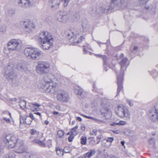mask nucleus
Listing matches in <instances>:
<instances>
[{"instance_id":"obj_1","label":"nucleus","mask_w":158,"mask_h":158,"mask_svg":"<svg viewBox=\"0 0 158 158\" xmlns=\"http://www.w3.org/2000/svg\"><path fill=\"white\" fill-rule=\"evenodd\" d=\"M25 55L33 60H38L42 57L43 52L40 50L27 48L24 50Z\"/></svg>"},{"instance_id":"obj_2","label":"nucleus","mask_w":158,"mask_h":158,"mask_svg":"<svg viewBox=\"0 0 158 158\" xmlns=\"http://www.w3.org/2000/svg\"><path fill=\"white\" fill-rule=\"evenodd\" d=\"M36 70L37 73L40 75H44L48 77V73L50 70V65L47 62L41 61L38 63L36 67Z\"/></svg>"},{"instance_id":"obj_3","label":"nucleus","mask_w":158,"mask_h":158,"mask_svg":"<svg viewBox=\"0 0 158 158\" xmlns=\"http://www.w3.org/2000/svg\"><path fill=\"white\" fill-rule=\"evenodd\" d=\"M126 0H111L110 5L105 8H102L101 12L102 13H106L113 10H117L116 7L121 6L125 4Z\"/></svg>"},{"instance_id":"obj_4","label":"nucleus","mask_w":158,"mask_h":158,"mask_svg":"<svg viewBox=\"0 0 158 158\" xmlns=\"http://www.w3.org/2000/svg\"><path fill=\"white\" fill-rule=\"evenodd\" d=\"M22 42L19 39H11L7 44V48L10 52L18 51L20 49Z\"/></svg>"},{"instance_id":"obj_5","label":"nucleus","mask_w":158,"mask_h":158,"mask_svg":"<svg viewBox=\"0 0 158 158\" xmlns=\"http://www.w3.org/2000/svg\"><path fill=\"white\" fill-rule=\"evenodd\" d=\"M116 113L117 115L120 118H130V113L128 109L122 105L118 106Z\"/></svg>"},{"instance_id":"obj_6","label":"nucleus","mask_w":158,"mask_h":158,"mask_svg":"<svg viewBox=\"0 0 158 158\" xmlns=\"http://www.w3.org/2000/svg\"><path fill=\"white\" fill-rule=\"evenodd\" d=\"M13 64L10 63L7 66L5 69V76L8 80L12 81L15 77V75L14 73Z\"/></svg>"},{"instance_id":"obj_7","label":"nucleus","mask_w":158,"mask_h":158,"mask_svg":"<svg viewBox=\"0 0 158 158\" xmlns=\"http://www.w3.org/2000/svg\"><path fill=\"white\" fill-rule=\"evenodd\" d=\"M57 98L58 101L62 102H67L69 99L67 92L62 89H60L58 91Z\"/></svg>"},{"instance_id":"obj_8","label":"nucleus","mask_w":158,"mask_h":158,"mask_svg":"<svg viewBox=\"0 0 158 158\" xmlns=\"http://www.w3.org/2000/svg\"><path fill=\"white\" fill-rule=\"evenodd\" d=\"M77 17V15L76 14L73 15H60L57 17V20L60 22L65 23L69 20H76L77 19H75V18Z\"/></svg>"},{"instance_id":"obj_9","label":"nucleus","mask_w":158,"mask_h":158,"mask_svg":"<svg viewBox=\"0 0 158 158\" xmlns=\"http://www.w3.org/2000/svg\"><path fill=\"white\" fill-rule=\"evenodd\" d=\"M102 106L103 110L101 111V114L105 117L106 119H108L111 116V112L110 110V107L109 103L104 104H101Z\"/></svg>"},{"instance_id":"obj_10","label":"nucleus","mask_w":158,"mask_h":158,"mask_svg":"<svg viewBox=\"0 0 158 158\" xmlns=\"http://www.w3.org/2000/svg\"><path fill=\"white\" fill-rule=\"evenodd\" d=\"M40 42H44L45 41L53 39L51 35L47 32L42 31L39 35Z\"/></svg>"},{"instance_id":"obj_11","label":"nucleus","mask_w":158,"mask_h":158,"mask_svg":"<svg viewBox=\"0 0 158 158\" xmlns=\"http://www.w3.org/2000/svg\"><path fill=\"white\" fill-rule=\"evenodd\" d=\"M149 116L152 122H156L158 120L157 110L155 107L154 109H151L149 111Z\"/></svg>"},{"instance_id":"obj_12","label":"nucleus","mask_w":158,"mask_h":158,"mask_svg":"<svg viewBox=\"0 0 158 158\" xmlns=\"http://www.w3.org/2000/svg\"><path fill=\"white\" fill-rule=\"evenodd\" d=\"M46 87L45 89V92L47 93L50 94L53 93L56 91V89L55 84H54L52 82V80L50 82L47 83Z\"/></svg>"},{"instance_id":"obj_13","label":"nucleus","mask_w":158,"mask_h":158,"mask_svg":"<svg viewBox=\"0 0 158 158\" xmlns=\"http://www.w3.org/2000/svg\"><path fill=\"white\" fill-rule=\"evenodd\" d=\"M22 22L24 25L25 30L27 31H31L35 27L34 24L31 21L25 20L22 21Z\"/></svg>"},{"instance_id":"obj_14","label":"nucleus","mask_w":158,"mask_h":158,"mask_svg":"<svg viewBox=\"0 0 158 158\" xmlns=\"http://www.w3.org/2000/svg\"><path fill=\"white\" fill-rule=\"evenodd\" d=\"M53 39L45 41L44 42H42V46L43 48L45 50H48L53 46Z\"/></svg>"},{"instance_id":"obj_15","label":"nucleus","mask_w":158,"mask_h":158,"mask_svg":"<svg viewBox=\"0 0 158 158\" xmlns=\"http://www.w3.org/2000/svg\"><path fill=\"white\" fill-rule=\"evenodd\" d=\"M47 76H44L43 79L44 81L43 82L41 83L38 85V87L40 89H43L45 90L46 87L47 83L51 81V80L49 77H47Z\"/></svg>"},{"instance_id":"obj_16","label":"nucleus","mask_w":158,"mask_h":158,"mask_svg":"<svg viewBox=\"0 0 158 158\" xmlns=\"http://www.w3.org/2000/svg\"><path fill=\"white\" fill-rule=\"evenodd\" d=\"M13 68H17L20 71L25 70L26 69L25 62L23 60H20L18 62L16 66L14 65Z\"/></svg>"},{"instance_id":"obj_17","label":"nucleus","mask_w":158,"mask_h":158,"mask_svg":"<svg viewBox=\"0 0 158 158\" xmlns=\"http://www.w3.org/2000/svg\"><path fill=\"white\" fill-rule=\"evenodd\" d=\"M123 74L122 75H117V79L118 80L117 84L118 85V87L117 88V94H118V93L123 88V86L122 85L123 80Z\"/></svg>"},{"instance_id":"obj_18","label":"nucleus","mask_w":158,"mask_h":158,"mask_svg":"<svg viewBox=\"0 0 158 158\" xmlns=\"http://www.w3.org/2000/svg\"><path fill=\"white\" fill-rule=\"evenodd\" d=\"M18 140H15V141H5L6 146L9 148H16L17 147V144L18 143Z\"/></svg>"},{"instance_id":"obj_19","label":"nucleus","mask_w":158,"mask_h":158,"mask_svg":"<svg viewBox=\"0 0 158 158\" xmlns=\"http://www.w3.org/2000/svg\"><path fill=\"white\" fill-rule=\"evenodd\" d=\"M49 3L52 8L56 9L60 4V0H50Z\"/></svg>"},{"instance_id":"obj_20","label":"nucleus","mask_w":158,"mask_h":158,"mask_svg":"<svg viewBox=\"0 0 158 158\" xmlns=\"http://www.w3.org/2000/svg\"><path fill=\"white\" fill-rule=\"evenodd\" d=\"M17 146L16 148H17L15 152H16L21 153L23 152L24 151V145L23 144H21L20 143H18L17 144Z\"/></svg>"},{"instance_id":"obj_21","label":"nucleus","mask_w":158,"mask_h":158,"mask_svg":"<svg viewBox=\"0 0 158 158\" xmlns=\"http://www.w3.org/2000/svg\"><path fill=\"white\" fill-rule=\"evenodd\" d=\"M29 106L31 107V109L33 111H34L35 110L38 111L39 109L38 107L40 106V105L37 102H35L30 103Z\"/></svg>"},{"instance_id":"obj_22","label":"nucleus","mask_w":158,"mask_h":158,"mask_svg":"<svg viewBox=\"0 0 158 158\" xmlns=\"http://www.w3.org/2000/svg\"><path fill=\"white\" fill-rule=\"evenodd\" d=\"M6 141H15V140H18L17 137L14 135L9 134L6 136Z\"/></svg>"},{"instance_id":"obj_23","label":"nucleus","mask_w":158,"mask_h":158,"mask_svg":"<svg viewBox=\"0 0 158 158\" xmlns=\"http://www.w3.org/2000/svg\"><path fill=\"white\" fill-rule=\"evenodd\" d=\"M128 59L127 58H125L123 59L120 62L121 65V71L122 72V73L121 75H123V68L125 66L127 61Z\"/></svg>"},{"instance_id":"obj_24","label":"nucleus","mask_w":158,"mask_h":158,"mask_svg":"<svg viewBox=\"0 0 158 158\" xmlns=\"http://www.w3.org/2000/svg\"><path fill=\"white\" fill-rule=\"evenodd\" d=\"M26 9H29L34 4L33 0H24Z\"/></svg>"},{"instance_id":"obj_25","label":"nucleus","mask_w":158,"mask_h":158,"mask_svg":"<svg viewBox=\"0 0 158 158\" xmlns=\"http://www.w3.org/2000/svg\"><path fill=\"white\" fill-rule=\"evenodd\" d=\"M145 8L146 10L149 11H152L154 14L156 13L155 8L151 4L146 6L145 7Z\"/></svg>"},{"instance_id":"obj_26","label":"nucleus","mask_w":158,"mask_h":158,"mask_svg":"<svg viewBox=\"0 0 158 158\" xmlns=\"http://www.w3.org/2000/svg\"><path fill=\"white\" fill-rule=\"evenodd\" d=\"M95 153V151L94 150H90L85 155V158H89L91 157Z\"/></svg>"},{"instance_id":"obj_27","label":"nucleus","mask_w":158,"mask_h":158,"mask_svg":"<svg viewBox=\"0 0 158 158\" xmlns=\"http://www.w3.org/2000/svg\"><path fill=\"white\" fill-rule=\"evenodd\" d=\"M17 3L19 6L22 8L26 9L24 0H19Z\"/></svg>"},{"instance_id":"obj_28","label":"nucleus","mask_w":158,"mask_h":158,"mask_svg":"<svg viewBox=\"0 0 158 158\" xmlns=\"http://www.w3.org/2000/svg\"><path fill=\"white\" fill-rule=\"evenodd\" d=\"M56 152L57 155L59 156H63V151L62 149L60 147H58L56 149Z\"/></svg>"},{"instance_id":"obj_29","label":"nucleus","mask_w":158,"mask_h":158,"mask_svg":"<svg viewBox=\"0 0 158 158\" xmlns=\"http://www.w3.org/2000/svg\"><path fill=\"white\" fill-rule=\"evenodd\" d=\"M19 103L21 108L24 109L26 108V103L25 101L21 100L19 101Z\"/></svg>"},{"instance_id":"obj_30","label":"nucleus","mask_w":158,"mask_h":158,"mask_svg":"<svg viewBox=\"0 0 158 158\" xmlns=\"http://www.w3.org/2000/svg\"><path fill=\"white\" fill-rule=\"evenodd\" d=\"M149 0H138V4L140 6H145Z\"/></svg>"},{"instance_id":"obj_31","label":"nucleus","mask_w":158,"mask_h":158,"mask_svg":"<svg viewBox=\"0 0 158 158\" xmlns=\"http://www.w3.org/2000/svg\"><path fill=\"white\" fill-rule=\"evenodd\" d=\"M78 127V126H76L74 127L71 129V131L70 134H72V135H76L77 132L76 131V130L77 129Z\"/></svg>"},{"instance_id":"obj_32","label":"nucleus","mask_w":158,"mask_h":158,"mask_svg":"<svg viewBox=\"0 0 158 158\" xmlns=\"http://www.w3.org/2000/svg\"><path fill=\"white\" fill-rule=\"evenodd\" d=\"M15 13V10L14 9L12 8L8 10V14L10 16L14 15Z\"/></svg>"},{"instance_id":"obj_33","label":"nucleus","mask_w":158,"mask_h":158,"mask_svg":"<svg viewBox=\"0 0 158 158\" xmlns=\"http://www.w3.org/2000/svg\"><path fill=\"white\" fill-rule=\"evenodd\" d=\"M33 142L34 143L38 144L39 145L42 147H44L45 146V143L43 141H40L38 139L35 140L33 141Z\"/></svg>"},{"instance_id":"obj_34","label":"nucleus","mask_w":158,"mask_h":158,"mask_svg":"<svg viewBox=\"0 0 158 158\" xmlns=\"http://www.w3.org/2000/svg\"><path fill=\"white\" fill-rule=\"evenodd\" d=\"M96 56H98L99 57H101L102 58L104 61V64L105 65L106 64V60L107 59V57L105 55H96Z\"/></svg>"},{"instance_id":"obj_35","label":"nucleus","mask_w":158,"mask_h":158,"mask_svg":"<svg viewBox=\"0 0 158 158\" xmlns=\"http://www.w3.org/2000/svg\"><path fill=\"white\" fill-rule=\"evenodd\" d=\"M82 25L83 31H86L88 29L89 27L88 25L86 23L83 22L82 23Z\"/></svg>"},{"instance_id":"obj_36","label":"nucleus","mask_w":158,"mask_h":158,"mask_svg":"<svg viewBox=\"0 0 158 158\" xmlns=\"http://www.w3.org/2000/svg\"><path fill=\"white\" fill-rule=\"evenodd\" d=\"M75 35L73 36H72L71 38L69 39V40L70 43H77L78 42V41L77 40H74Z\"/></svg>"},{"instance_id":"obj_37","label":"nucleus","mask_w":158,"mask_h":158,"mask_svg":"<svg viewBox=\"0 0 158 158\" xmlns=\"http://www.w3.org/2000/svg\"><path fill=\"white\" fill-rule=\"evenodd\" d=\"M82 37L81 36H80L79 35L77 34L76 35H75L74 40H77L78 41L77 43H79L81 41Z\"/></svg>"},{"instance_id":"obj_38","label":"nucleus","mask_w":158,"mask_h":158,"mask_svg":"<svg viewBox=\"0 0 158 158\" xmlns=\"http://www.w3.org/2000/svg\"><path fill=\"white\" fill-rule=\"evenodd\" d=\"M86 138L85 136H81V144L83 145L85 144L86 143Z\"/></svg>"},{"instance_id":"obj_39","label":"nucleus","mask_w":158,"mask_h":158,"mask_svg":"<svg viewBox=\"0 0 158 158\" xmlns=\"http://www.w3.org/2000/svg\"><path fill=\"white\" fill-rule=\"evenodd\" d=\"M64 133L63 131L60 130L58 131L57 134L59 137L62 138L64 136Z\"/></svg>"},{"instance_id":"obj_40","label":"nucleus","mask_w":158,"mask_h":158,"mask_svg":"<svg viewBox=\"0 0 158 158\" xmlns=\"http://www.w3.org/2000/svg\"><path fill=\"white\" fill-rule=\"evenodd\" d=\"M32 120L29 117H27L25 118V123L27 124L30 125L31 124Z\"/></svg>"},{"instance_id":"obj_41","label":"nucleus","mask_w":158,"mask_h":158,"mask_svg":"<svg viewBox=\"0 0 158 158\" xmlns=\"http://www.w3.org/2000/svg\"><path fill=\"white\" fill-rule=\"evenodd\" d=\"M30 133L31 135H38L39 134V132L35 130H34L33 129H32L31 130Z\"/></svg>"},{"instance_id":"obj_42","label":"nucleus","mask_w":158,"mask_h":158,"mask_svg":"<svg viewBox=\"0 0 158 158\" xmlns=\"http://www.w3.org/2000/svg\"><path fill=\"white\" fill-rule=\"evenodd\" d=\"M61 1L63 2V5L64 7L67 6L70 1V0H61Z\"/></svg>"},{"instance_id":"obj_43","label":"nucleus","mask_w":158,"mask_h":158,"mask_svg":"<svg viewBox=\"0 0 158 158\" xmlns=\"http://www.w3.org/2000/svg\"><path fill=\"white\" fill-rule=\"evenodd\" d=\"M63 152L65 153H69L70 152L69 148V147H65L63 149Z\"/></svg>"},{"instance_id":"obj_44","label":"nucleus","mask_w":158,"mask_h":158,"mask_svg":"<svg viewBox=\"0 0 158 158\" xmlns=\"http://www.w3.org/2000/svg\"><path fill=\"white\" fill-rule=\"evenodd\" d=\"M85 92L83 91L82 90H81L79 94H78V95H80V96L81 97V98H83L85 96Z\"/></svg>"},{"instance_id":"obj_45","label":"nucleus","mask_w":158,"mask_h":158,"mask_svg":"<svg viewBox=\"0 0 158 158\" xmlns=\"http://www.w3.org/2000/svg\"><path fill=\"white\" fill-rule=\"evenodd\" d=\"M2 158H15L14 157L11 155H4Z\"/></svg>"},{"instance_id":"obj_46","label":"nucleus","mask_w":158,"mask_h":158,"mask_svg":"<svg viewBox=\"0 0 158 158\" xmlns=\"http://www.w3.org/2000/svg\"><path fill=\"white\" fill-rule=\"evenodd\" d=\"M94 120L96 121V123L99 124L103 123H104L105 122L102 120L96 119L95 118L94 119Z\"/></svg>"},{"instance_id":"obj_47","label":"nucleus","mask_w":158,"mask_h":158,"mask_svg":"<svg viewBox=\"0 0 158 158\" xmlns=\"http://www.w3.org/2000/svg\"><path fill=\"white\" fill-rule=\"evenodd\" d=\"M97 132V130L96 129H93L92 132H90L91 135H96Z\"/></svg>"},{"instance_id":"obj_48","label":"nucleus","mask_w":158,"mask_h":158,"mask_svg":"<svg viewBox=\"0 0 158 158\" xmlns=\"http://www.w3.org/2000/svg\"><path fill=\"white\" fill-rule=\"evenodd\" d=\"M113 140L114 138L112 137H108L106 139L107 142L110 143H111Z\"/></svg>"},{"instance_id":"obj_49","label":"nucleus","mask_w":158,"mask_h":158,"mask_svg":"<svg viewBox=\"0 0 158 158\" xmlns=\"http://www.w3.org/2000/svg\"><path fill=\"white\" fill-rule=\"evenodd\" d=\"M30 118H31V120L33 119L35 120V116L34 115V114H33L31 113H30L29 114Z\"/></svg>"},{"instance_id":"obj_50","label":"nucleus","mask_w":158,"mask_h":158,"mask_svg":"<svg viewBox=\"0 0 158 158\" xmlns=\"http://www.w3.org/2000/svg\"><path fill=\"white\" fill-rule=\"evenodd\" d=\"M126 123L124 121H120L118 123H117L118 125L120 124V125H124L126 124Z\"/></svg>"},{"instance_id":"obj_51","label":"nucleus","mask_w":158,"mask_h":158,"mask_svg":"<svg viewBox=\"0 0 158 158\" xmlns=\"http://www.w3.org/2000/svg\"><path fill=\"white\" fill-rule=\"evenodd\" d=\"M127 102L130 106H133V103L131 102V100H127Z\"/></svg>"},{"instance_id":"obj_52","label":"nucleus","mask_w":158,"mask_h":158,"mask_svg":"<svg viewBox=\"0 0 158 158\" xmlns=\"http://www.w3.org/2000/svg\"><path fill=\"white\" fill-rule=\"evenodd\" d=\"M3 119L6 121L8 123H9L10 122V120L9 118H7L6 117H4L3 118Z\"/></svg>"},{"instance_id":"obj_53","label":"nucleus","mask_w":158,"mask_h":158,"mask_svg":"<svg viewBox=\"0 0 158 158\" xmlns=\"http://www.w3.org/2000/svg\"><path fill=\"white\" fill-rule=\"evenodd\" d=\"M81 89L79 90L78 89H75V92L76 94L78 95L80 93Z\"/></svg>"},{"instance_id":"obj_54","label":"nucleus","mask_w":158,"mask_h":158,"mask_svg":"<svg viewBox=\"0 0 158 158\" xmlns=\"http://www.w3.org/2000/svg\"><path fill=\"white\" fill-rule=\"evenodd\" d=\"M73 136H72V135H70L68 137V140L69 142H71L73 140Z\"/></svg>"},{"instance_id":"obj_55","label":"nucleus","mask_w":158,"mask_h":158,"mask_svg":"<svg viewBox=\"0 0 158 158\" xmlns=\"http://www.w3.org/2000/svg\"><path fill=\"white\" fill-rule=\"evenodd\" d=\"M20 123L21 124L23 123H24V120L23 117L20 116Z\"/></svg>"},{"instance_id":"obj_56","label":"nucleus","mask_w":158,"mask_h":158,"mask_svg":"<svg viewBox=\"0 0 158 158\" xmlns=\"http://www.w3.org/2000/svg\"><path fill=\"white\" fill-rule=\"evenodd\" d=\"M101 135H98V136L97 137V138L98 139V142L97 143V144L99 142H100V139H101L102 138V137H101Z\"/></svg>"},{"instance_id":"obj_57","label":"nucleus","mask_w":158,"mask_h":158,"mask_svg":"<svg viewBox=\"0 0 158 158\" xmlns=\"http://www.w3.org/2000/svg\"><path fill=\"white\" fill-rule=\"evenodd\" d=\"M113 132L114 133H115L116 134H118L120 133V131L119 130H116L113 131Z\"/></svg>"},{"instance_id":"obj_58","label":"nucleus","mask_w":158,"mask_h":158,"mask_svg":"<svg viewBox=\"0 0 158 158\" xmlns=\"http://www.w3.org/2000/svg\"><path fill=\"white\" fill-rule=\"evenodd\" d=\"M153 138H151L148 140L149 143L150 144H152L154 143V141H153Z\"/></svg>"},{"instance_id":"obj_59","label":"nucleus","mask_w":158,"mask_h":158,"mask_svg":"<svg viewBox=\"0 0 158 158\" xmlns=\"http://www.w3.org/2000/svg\"><path fill=\"white\" fill-rule=\"evenodd\" d=\"M81 129L83 131H84L85 130V127L84 125L81 126Z\"/></svg>"},{"instance_id":"obj_60","label":"nucleus","mask_w":158,"mask_h":158,"mask_svg":"<svg viewBox=\"0 0 158 158\" xmlns=\"http://www.w3.org/2000/svg\"><path fill=\"white\" fill-rule=\"evenodd\" d=\"M138 49V47L136 46H135L132 51L131 50V48H130V51L133 52V51L136 50Z\"/></svg>"},{"instance_id":"obj_61","label":"nucleus","mask_w":158,"mask_h":158,"mask_svg":"<svg viewBox=\"0 0 158 158\" xmlns=\"http://www.w3.org/2000/svg\"><path fill=\"white\" fill-rule=\"evenodd\" d=\"M34 115H39L40 117L41 116V115L40 113L38 112H36V113H34Z\"/></svg>"},{"instance_id":"obj_62","label":"nucleus","mask_w":158,"mask_h":158,"mask_svg":"<svg viewBox=\"0 0 158 158\" xmlns=\"http://www.w3.org/2000/svg\"><path fill=\"white\" fill-rule=\"evenodd\" d=\"M86 118H87L91 119H94H94H95V118H93L92 117L89 116H88V117H86Z\"/></svg>"},{"instance_id":"obj_63","label":"nucleus","mask_w":158,"mask_h":158,"mask_svg":"<svg viewBox=\"0 0 158 158\" xmlns=\"http://www.w3.org/2000/svg\"><path fill=\"white\" fill-rule=\"evenodd\" d=\"M77 119L79 122H81L82 120L81 118L79 117H77Z\"/></svg>"},{"instance_id":"obj_64","label":"nucleus","mask_w":158,"mask_h":158,"mask_svg":"<svg viewBox=\"0 0 158 158\" xmlns=\"http://www.w3.org/2000/svg\"><path fill=\"white\" fill-rule=\"evenodd\" d=\"M59 114V112H56V111H54L53 113V114L55 115H56Z\"/></svg>"}]
</instances>
